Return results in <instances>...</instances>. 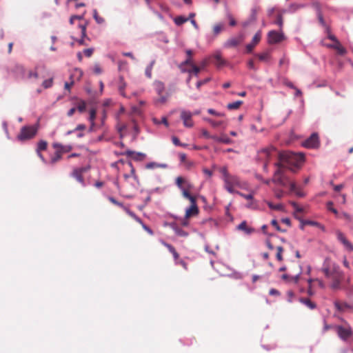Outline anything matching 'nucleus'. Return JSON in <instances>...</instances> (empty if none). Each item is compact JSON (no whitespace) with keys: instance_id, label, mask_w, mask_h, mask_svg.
<instances>
[{"instance_id":"f257e3e1","label":"nucleus","mask_w":353,"mask_h":353,"mask_svg":"<svg viewBox=\"0 0 353 353\" xmlns=\"http://www.w3.org/2000/svg\"><path fill=\"white\" fill-rule=\"evenodd\" d=\"M304 161V156L301 154L287 153L279 155V161L274 165L277 170L274 172L272 182L276 185L285 188H290V183H294L290 179L288 171L295 173Z\"/></svg>"},{"instance_id":"f03ea898","label":"nucleus","mask_w":353,"mask_h":353,"mask_svg":"<svg viewBox=\"0 0 353 353\" xmlns=\"http://www.w3.org/2000/svg\"><path fill=\"white\" fill-rule=\"evenodd\" d=\"M321 270L325 276L330 280V287L332 290L336 291L341 288L344 274L337 264H324Z\"/></svg>"},{"instance_id":"7ed1b4c3","label":"nucleus","mask_w":353,"mask_h":353,"mask_svg":"<svg viewBox=\"0 0 353 353\" xmlns=\"http://www.w3.org/2000/svg\"><path fill=\"white\" fill-rule=\"evenodd\" d=\"M334 328L339 339L343 341H348L353 336V330L346 321L341 325H335Z\"/></svg>"},{"instance_id":"20e7f679","label":"nucleus","mask_w":353,"mask_h":353,"mask_svg":"<svg viewBox=\"0 0 353 353\" xmlns=\"http://www.w3.org/2000/svg\"><path fill=\"white\" fill-rule=\"evenodd\" d=\"M176 185L181 190L182 195L184 198L188 200L196 198L190 193V190L193 188V185L182 176H178L176 179Z\"/></svg>"},{"instance_id":"39448f33","label":"nucleus","mask_w":353,"mask_h":353,"mask_svg":"<svg viewBox=\"0 0 353 353\" xmlns=\"http://www.w3.org/2000/svg\"><path fill=\"white\" fill-rule=\"evenodd\" d=\"M288 152H279L276 149L272 146H270L261 150L258 152L259 159L264 162H269L274 157H278L282 154H287Z\"/></svg>"},{"instance_id":"423d86ee","label":"nucleus","mask_w":353,"mask_h":353,"mask_svg":"<svg viewBox=\"0 0 353 353\" xmlns=\"http://www.w3.org/2000/svg\"><path fill=\"white\" fill-rule=\"evenodd\" d=\"M37 132V128L34 125H26L21 128L17 139L21 141L32 139Z\"/></svg>"},{"instance_id":"0eeeda50","label":"nucleus","mask_w":353,"mask_h":353,"mask_svg":"<svg viewBox=\"0 0 353 353\" xmlns=\"http://www.w3.org/2000/svg\"><path fill=\"white\" fill-rule=\"evenodd\" d=\"M223 181L225 188L228 192L232 194L236 193V192L234 190V188L241 187V183L239 178L235 175H230L228 177L225 178Z\"/></svg>"},{"instance_id":"6e6552de","label":"nucleus","mask_w":353,"mask_h":353,"mask_svg":"<svg viewBox=\"0 0 353 353\" xmlns=\"http://www.w3.org/2000/svg\"><path fill=\"white\" fill-rule=\"evenodd\" d=\"M154 87L156 92L157 93L159 97L156 100V102L159 104H164L168 101L169 97L168 93H164L165 91V85L164 83L159 81H156L154 83Z\"/></svg>"},{"instance_id":"1a4fd4ad","label":"nucleus","mask_w":353,"mask_h":353,"mask_svg":"<svg viewBox=\"0 0 353 353\" xmlns=\"http://www.w3.org/2000/svg\"><path fill=\"white\" fill-rule=\"evenodd\" d=\"M335 234L337 240L343 245L345 250H346L348 252H352L353 244L348 240L345 234H343L340 230H336L335 232Z\"/></svg>"},{"instance_id":"9d476101","label":"nucleus","mask_w":353,"mask_h":353,"mask_svg":"<svg viewBox=\"0 0 353 353\" xmlns=\"http://www.w3.org/2000/svg\"><path fill=\"white\" fill-rule=\"evenodd\" d=\"M302 145L307 148H319L320 146L319 134L316 132L312 133L303 142Z\"/></svg>"},{"instance_id":"9b49d317","label":"nucleus","mask_w":353,"mask_h":353,"mask_svg":"<svg viewBox=\"0 0 353 353\" xmlns=\"http://www.w3.org/2000/svg\"><path fill=\"white\" fill-rule=\"evenodd\" d=\"M285 38V35L281 30H271L268 34V41L270 44L280 43L283 41Z\"/></svg>"},{"instance_id":"f8f14e48","label":"nucleus","mask_w":353,"mask_h":353,"mask_svg":"<svg viewBox=\"0 0 353 353\" xmlns=\"http://www.w3.org/2000/svg\"><path fill=\"white\" fill-rule=\"evenodd\" d=\"M208 63L217 65V66H223L227 63L226 60L222 57L220 52L217 51L209 57Z\"/></svg>"},{"instance_id":"ddd939ff","label":"nucleus","mask_w":353,"mask_h":353,"mask_svg":"<svg viewBox=\"0 0 353 353\" xmlns=\"http://www.w3.org/2000/svg\"><path fill=\"white\" fill-rule=\"evenodd\" d=\"M322 44L327 48L334 49L340 55H343L346 53L345 48L341 45L339 41H336L332 43H325L324 41H322Z\"/></svg>"},{"instance_id":"4468645a","label":"nucleus","mask_w":353,"mask_h":353,"mask_svg":"<svg viewBox=\"0 0 353 353\" xmlns=\"http://www.w3.org/2000/svg\"><path fill=\"white\" fill-rule=\"evenodd\" d=\"M191 203V205L185 211V218L188 219L191 216H196L199 214V208L196 205V198H193L192 200H189Z\"/></svg>"},{"instance_id":"2eb2a0df","label":"nucleus","mask_w":353,"mask_h":353,"mask_svg":"<svg viewBox=\"0 0 353 353\" xmlns=\"http://www.w3.org/2000/svg\"><path fill=\"white\" fill-rule=\"evenodd\" d=\"M193 114L190 111L182 110L181 112V119L183 121L184 126L187 128H191L193 126L194 123L192 120V117Z\"/></svg>"},{"instance_id":"dca6fc26","label":"nucleus","mask_w":353,"mask_h":353,"mask_svg":"<svg viewBox=\"0 0 353 353\" xmlns=\"http://www.w3.org/2000/svg\"><path fill=\"white\" fill-rule=\"evenodd\" d=\"M295 216L301 222L300 228H301V230H303L304 226L306 225H312V226H316V227H318V228H321L322 230H324V227L321 223H319V222L314 221H310V220H303V219H301L299 218L296 214H295Z\"/></svg>"},{"instance_id":"f3484780","label":"nucleus","mask_w":353,"mask_h":353,"mask_svg":"<svg viewBox=\"0 0 353 353\" xmlns=\"http://www.w3.org/2000/svg\"><path fill=\"white\" fill-rule=\"evenodd\" d=\"M243 39L241 37L239 38H231L228 39L224 44L225 48H234L237 46L241 41Z\"/></svg>"},{"instance_id":"a211bd4d","label":"nucleus","mask_w":353,"mask_h":353,"mask_svg":"<svg viewBox=\"0 0 353 353\" xmlns=\"http://www.w3.org/2000/svg\"><path fill=\"white\" fill-rule=\"evenodd\" d=\"M83 75V72L79 68H74L70 73V79L72 80H80Z\"/></svg>"},{"instance_id":"6ab92c4d","label":"nucleus","mask_w":353,"mask_h":353,"mask_svg":"<svg viewBox=\"0 0 353 353\" xmlns=\"http://www.w3.org/2000/svg\"><path fill=\"white\" fill-rule=\"evenodd\" d=\"M237 229L239 230L243 231L247 234H250L254 232V229L248 226L245 221H242L238 226Z\"/></svg>"},{"instance_id":"aec40b11","label":"nucleus","mask_w":353,"mask_h":353,"mask_svg":"<svg viewBox=\"0 0 353 353\" xmlns=\"http://www.w3.org/2000/svg\"><path fill=\"white\" fill-rule=\"evenodd\" d=\"M299 301L310 310H314L316 307V304L308 298H301Z\"/></svg>"},{"instance_id":"412c9836","label":"nucleus","mask_w":353,"mask_h":353,"mask_svg":"<svg viewBox=\"0 0 353 353\" xmlns=\"http://www.w3.org/2000/svg\"><path fill=\"white\" fill-rule=\"evenodd\" d=\"M72 175L82 185H85L83 174L81 172V170H77L76 168L74 169Z\"/></svg>"},{"instance_id":"4be33fe9","label":"nucleus","mask_w":353,"mask_h":353,"mask_svg":"<svg viewBox=\"0 0 353 353\" xmlns=\"http://www.w3.org/2000/svg\"><path fill=\"white\" fill-rule=\"evenodd\" d=\"M186 53H187L188 57L185 59V60H184L181 63L180 66H185L186 65H189L188 66H196L191 62V55L192 53V50H187Z\"/></svg>"},{"instance_id":"5701e85b","label":"nucleus","mask_w":353,"mask_h":353,"mask_svg":"<svg viewBox=\"0 0 353 353\" xmlns=\"http://www.w3.org/2000/svg\"><path fill=\"white\" fill-rule=\"evenodd\" d=\"M290 191L291 192L295 193L296 195L299 196V197H303L304 196V194L302 192V191L301 190H299L296 187V185L295 182L294 183H290Z\"/></svg>"},{"instance_id":"b1692460","label":"nucleus","mask_w":353,"mask_h":353,"mask_svg":"<svg viewBox=\"0 0 353 353\" xmlns=\"http://www.w3.org/2000/svg\"><path fill=\"white\" fill-rule=\"evenodd\" d=\"M201 68H190V70H187V72H188V73L190 74V77L188 79V81H190V77L192 76H193V75L196 76L200 72ZM182 72H186V70L185 68H183Z\"/></svg>"},{"instance_id":"393cba45","label":"nucleus","mask_w":353,"mask_h":353,"mask_svg":"<svg viewBox=\"0 0 353 353\" xmlns=\"http://www.w3.org/2000/svg\"><path fill=\"white\" fill-rule=\"evenodd\" d=\"M204 120L209 123L213 128H218L224 124V121H216L210 118H204Z\"/></svg>"},{"instance_id":"a878e982","label":"nucleus","mask_w":353,"mask_h":353,"mask_svg":"<svg viewBox=\"0 0 353 353\" xmlns=\"http://www.w3.org/2000/svg\"><path fill=\"white\" fill-rule=\"evenodd\" d=\"M188 20L189 18L185 17L183 16H177L174 19V21L176 26H181Z\"/></svg>"},{"instance_id":"bb28decb","label":"nucleus","mask_w":353,"mask_h":353,"mask_svg":"<svg viewBox=\"0 0 353 353\" xmlns=\"http://www.w3.org/2000/svg\"><path fill=\"white\" fill-rule=\"evenodd\" d=\"M242 103V101H236L235 102L228 103L227 105V108L228 110H237L240 108Z\"/></svg>"},{"instance_id":"cd10ccee","label":"nucleus","mask_w":353,"mask_h":353,"mask_svg":"<svg viewBox=\"0 0 353 353\" xmlns=\"http://www.w3.org/2000/svg\"><path fill=\"white\" fill-rule=\"evenodd\" d=\"M62 157V152L61 150H57L54 153V155L52 157L50 162L51 163L54 164L59 161Z\"/></svg>"},{"instance_id":"c85d7f7f","label":"nucleus","mask_w":353,"mask_h":353,"mask_svg":"<svg viewBox=\"0 0 353 353\" xmlns=\"http://www.w3.org/2000/svg\"><path fill=\"white\" fill-rule=\"evenodd\" d=\"M93 18L96 21L98 24H102L105 22V19L98 15L97 10L94 9L93 11Z\"/></svg>"},{"instance_id":"c756f323","label":"nucleus","mask_w":353,"mask_h":353,"mask_svg":"<svg viewBox=\"0 0 353 353\" xmlns=\"http://www.w3.org/2000/svg\"><path fill=\"white\" fill-rule=\"evenodd\" d=\"M48 143L46 141H40L37 144V152H41L47 149Z\"/></svg>"},{"instance_id":"7c9ffc66","label":"nucleus","mask_w":353,"mask_h":353,"mask_svg":"<svg viewBox=\"0 0 353 353\" xmlns=\"http://www.w3.org/2000/svg\"><path fill=\"white\" fill-rule=\"evenodd\" d=\"M334 306L339 311H343L345 308L349 307L346 303H340L339 301H335Z\"/></svg>"},{"instance_id":"2f4dec72","label":"nucleus","mask_w":353,"mask_h":353,"mask_svg":"<svg viewBox=\"0 0 353 353\" xmlns=\"http://www.w3.org/2000/svg\"><path fill=\"white\" fill-rule=\"evenodd\" d=\"M174 230L176 234L179 236L186 237L188 236V233L187 232H185V230L179 227L174 228Z\"/></svg>"},{"instance_id":"473e14b6","label":"nucleus","mask_w":353,"mask_h":353,"mask_svg":"<svg viewBox=\"0 0 353 353\" xmlns=\"http://www.w3.org/2000/svg\"><path fill=\"white\" fill-rule=\"evenodd\" d=\"M267 204L269 206V208L272 210H283V206L281 203L274 205L272 202L268 201V202H267Z\"/></svg>"},{"instance_id":"72a5a7b5","label":"nucleus","mask_w":353,"mask_h":353,"mask_svg":"<svg viewBox=\"0 0 353 353\" xmlns=\"http://www.w3.org/2000/svg\"><path fill=\"white\" fill-rule=\"evenodd\" d=\"M261 38V31H258L252 37L251 43L254 44V46H256Z\"/></svg>"},{"instance_id":"f704fd0d","label":"nucleus","mask_w":353,"mask_h":353,"mask_svg":"<svg viewBox=\"0 0 353 353\" xmlns=\"http://www.w3.org/2000/svg\"><path fill=\"white\" fill-rule=\"evenodd\" d=\"M85 108H86V103L84 101H80L78 104H77V110L79 112H83L85 110Z\"/></svg>"},{"instance_id":"c9c22d12","label":"nucleus","mask_w":353,"mask_h":353,"mask_svg":"<svg viewBox=\"0 0 353 353\" xmlns=\"http://www.w3.org/2000/svg\"><path fill=\"white\" fill-rule=\"evenodd\" d=\"M108 200L114 205H117L120 208H122L123 210H124V208H125V205H123V204L118 201H117L114 197L112 196H109L108 197Z\"/></svg>"},{"instance_id":"e433bc0d","label":"nucleus","mask_w":353,"mask_h":353,"mask_svg":"<svg viewBox=\"0 0 353 353\" xmlns=\"http://www.w3.org/2000/svg\"><path fill=\"white\" fill-rule=\"evenodd\" d=\"M276 250H277L276 255V259L279 261H281L283 260L282 253L283 252V248L281 246H278L276 248Z\"/></svg>"},{"instance_id":"4c0bfd02","label":"nucleus","mask_w":353,"mask_h":353,"mask_svg":"<svg viewBox=\"0 0 353 353\" xmlns=\"http://www.w3.org/2000/svg\"><path fill=\"white\" fill-rule=\"evenodd\" d=\"M318 19H319V21L321 25L325 28V32H329V27L326 25V23L323 19V17L321 13H319Z\"/></svg>"},{"instance_id":"58836bf2","label":"nucleus","mask_w":353,"mask_h":353,"mask_svg":"<svg viewBox=\"0 0 353 353\" xmlns=\"http://www.w3.org/2000/svg\"><path fill=\"white\" fill-rule=\"evenodd\" d=\"M290 204L292 205L294 209L295 210V213H301L303 212V208L300 207L296 202L292 201Z\"/></svg>"},{"instance_id":"ea45409f","label":"nucleus","mask_w":353,"mask_h":353,"mask_svg":"<svg viewBox=\"0 0 353 353\" xmlns=\"http://www.w3.org/2000/svg\"><path fill=\"white\" fill-rule=\"evenodd\" d=\"M236 194H239V196H241V197L244 198L246 200H248V201L253 200V194H243L239 191H236Z\"/></svg>"},{"instance_id":"a19ab883","label":"nucleus","mask_w":353,"mask_h":353,"mask_svg":"<svg viewBox=\"0 0 353 353\" xmlns=\"http://www.w3.org/2000/svg\"><path fill=\"white\" fill-rule=\"evenodd\" d=\"M52 84H53L52 78L45 80L42 83L43 88L46 89L52 87Z\"/></svg>"},{"instance_id":"79ce46f5","label":"nucleus","mask_w":353,"mask_h":353,"mask_svg":"<svg viewBox=\"0 0 353 353\" xmlns=\"http://www.w3.org/2000/svg\"><path fill=\"white\" fill-rule=\"evenodd\" d=\"M220 172L223 175V180L231 175L228 171L227 167L224 166L220 168Z\"/></svg>"},{"instance_id":"37998d69","label":"nucleus","mask_w":353,"mask_h":353,"mask_svg":"<svg viewBox=\"0 0 353 353\" xmlns=\"http://www.w3.org/2000/svg\"><path fill=\"white\" fill-rule=\"evenodd\" d=\"M161 243L168 248V250L173 254L175 252H176V249L171 244H169L163 241H161Z\"/></svg>"},{"instance_id":"c03bdc74","label":"nucleus","mask_w":353,"mask_h":353,"mask_svg":"<svg viewBox=\"0 0 353 353\" xmlns=\"http://www.w3.org/2000/svg\"><path fill=\"white\" fill-rule=\"evenodd\" d=\"M271 224H272V226H274L275 228V229L277 231L281 232H286V230H283V229H281L280 228V226L279 225V223L276 221V220H275V219L272 220Z\"/></svg>"},{"instance_id":"a18cd8bd","label":"nucleus","mask_w":353,"mask_h":353,"mask_svg":"<svg viewBox=\"0 0 353 353\" xmlns=\"http://www.w3.org/2000/svg\"><path fill=\"white\" fill-rule=\"evenodd\" d=\"M259 59L263 61L264 63H267L268 62V59L270 58V55L268 53H264L259 56Z\"/></svg>"},{"instance_id":"49530a36","label":"nucleus","mask_w":353,"mask_h":353,"mask_svg":"<svg viewBox=\"0 0 353 353\" xmlns=\"http://www.w3.org/2000/svg\"><path fill=\"white\" fill-rule=\"evenodd\" d=\"M97 115V111L95 109L92 108L90 110V116H89V121L90 122L94 121V119L96 118Z\"/></svg>"},{"instance_id":"de8ad7c7","label":"nucleus","mask_w":353,"mask_h":353,"mask_svg":"<svg viewBox=\"0 0 353 353\" xmlns=\"http://www.w3.org/2000/svg\"><path fill=\"white\" fill-rule=\"evenodd\" d=\"M305 6V4H292L290 6V10H292V12H296V10L303 8Z\"/></svg>"},{"instance_id":"09e8293b","label":"nucleus","mask_w":353,"mask_h":353,"mask_svg":"<svg viewBox=\"0 0 353 353\" xmlns=\"http://www.w3.org/2000/svg\"><path fill=\"white\" fill-rule=\"evenodd\" d=\"M274 196L277 199H281L284 196V192L282 190L275 189L274 190Z\"/></svg>"},{"instance_id":"8fccbe9b","label":"nucleus","mask_w":353,"mask_h":353,"mask_svg":"<svg viewBox=\"0 0 353 353\" xmlns=\"http://www.w3.org/2000/svg\"><path fill=\"white\" fill-rule=\"evenodd\" d=\"M299 279H300L299 274H297V275L293 276H290V279L288 281V283H293L296 284L299 282Z\"/></svg>"},{"instance_id":"3c124183","label":"nucleus","mask_w":353,"mask_h":353,"mask_svg":"<svg viewBox=\"0 0 353 353\" xmlns=\"http://www.w3.org/2000/svg\"><path fill=\"white\" fill-rule=\"evenodd\" d=\"M208 112L209 114H212V115H215L216 117H224L225 116L224 113L218 112L215 111L214 109H212V108L208 109Z\"/></svg>"},{"instance_id":"603ef678","label":"nucleus","mask_w":353,"mask_h":353,"mask_svg":"<svg viewBox=\"0 0 353 353\" xmlns=\"http://www.w3.org/2000/svg\"><path fill=\"white\" fill-rule=\"evenodd\" d=\"M256 19V10L255 8H253L252 10V12H251V14H250L248 20H250L251 22H253Z\"/></svg>"},{"instance_id":"864d4df0","label":"nucleus","mask_w":353,"mask_h":353,"mask_svg":"<svg viewBox=\"0 0 353 353\" xmlns=\"http://www.w3.org/2000/svg\"><path fill=\"white\" fill-rule=\"evenodd\" d=\"M279 64L281 65H289L290 64V60L288 57L285 56H283L282 58L279 60Z\"/></svg>"},{"instance_id":"5fc2aeb1","label":"nucleus","mask_w":353,"mask_h":353,"mask_svg":"<svg viewBox=\"0 0 353 353\" xmlns=\"http://www.w3.org/2000/svg\"><path fill=\"white\" fill-rule=\"evenodd\" d=\"M83 17H84V14H81V15H73L70 17V23L71 24H73L74 23V20H77V19H83Z\"/></svg>"},{"instance_id":"6e6d98bb","label":"nucleus","mask_w":353,"mask_h":353,"mask_svg":"<svg viewBox=\"0 0 353 353\" xmlns=\"http://www.w3.org/2000/svg\"><path fill=\"white\" fill-rule=\"evenodd\" d=\"M333 205V203L331 202V201H329L327 203V209L328 210L332 212L333 213H334L335 214H336L338 213L336 209L332 207Z\"/></svg>"},{"instance_id":"4d7b16f0","label":"nucleus","mask_w":353,"mask_h":353,"mask_svg":"<svg viewBox=\"0 0 353 353\" xmlns=\"http://www.w3.org/2000/svg\"><path fill=\"white\" fill-rule=\"evenodd\" d=\"M70 80H71L70 82H65V85H64L65 89L67 90L69 92H70L71 87L74 83V80H72V79H70Z\"/></svg>"},{"instance_id":"13d9d810","label":"nucleus","mask_w":353,"mask_h":353,"mask_svg":"<svg viewBox=\"0 0 353 353\" xmlns=\"http://www.w3.org/2000/svg\"><path fill=\"white\" fill-rule=\"evenodd\" d=\"M183 165L187 168V169H190L192 168H193L194 166V163L192 161H190V160H187L184 163H183Z\"/></svg>"},{"instance_id":"bf43d9fd","label":"nucleus","mask_w":353,"mask_h":353,"mask_svg":"<svg viewBox=\"0 0 353 353\" xmlns=\"http://www.w3.org/2000/svg\"><path fill=\"white\" fill-rule=\"evenodd\" d=\"M326 33L327 34V39L331 40L332 42L336 41H339V39L334 34H332L330 32V28H329V32H326Z\"/></svg>"},{"instance_id":"052dcab7","label":"nucleus","mask_w":353,"mask_h":353,"mask_svg":"<svg viewBox=\"0 0 353 353\" xmlns=\"http://www.w3.org/2000/svg\"><path fill=\"white\" fill-rule=\"evenodd\" d=\"M202 171L208 178H210L213 174V172L206 168H203Z\"/></svg>"},{"instance_id":"680f3d73","label":"nucleus","mask_w":353,"mask_h":353,"mask_svg":"<svg viewBox=\"0 0 353 353\" xmlns=\"http://www.w3.org/2000/svg\"><path fill=\"white\" fill-rule=\"evenodd\" d=\"M288 296V302L291 303L293 301V299L294 297V293L292 290H289L287 292Z\"/></svg>"},{"instance_id":"e2e57ef3","label":"nucleus","mask_w":353,"mask_h":353,"mask_svg":"<svg viewBox=\"0 0 353 353\" xmlns=\"http://www.w3.org/2000/svg\"><path fill=\"white\" fill-rule=\"evenodd\" d=\"M52 146L54 148H55L57 150H61L62 152V150L65 148V146L61 145L59 143H54L52 144Z\"/></svg>"},{"instance_id":"0e129e2a","label":"nucleus","mask_w":353,"mask_h":353,"mask_svg":"<svg viewBox=\"0 0 353 353\" xmlns=\"http://www.w3.org/2000/svg\"><path fill=\"white\" fill-rule=\"evenodd\" d=\"M283 83L285 85H286V86H288V88H292V89L295 88V86L294 85V84H293L291 81H288V79H284V80L283 81Z\"/></svg>"},{"instance_id":"69168bd1","label":"nucleus","mask_w":353,"mask_h":353,"mask_svg":"<svg viewBox=\"0 0 353 353\" xmlns=\"http://www.w3.org/2000/svg\"><path fill=\"white\" fill-rule=\"evenodd\" d=\"M123 210L132 219H134L137 216V215L127 207L124 208Z\"/></svg>"},{"instance_id":"338daca9","label":"nucleus","mask_w":353,"mask_h":353,"mask_svg":"<svg viewBox=\"0 0 353 353\" xmlns=\"http://www.w3.org/2000/svg\"><path fill=\"white\" fill-rule=\"evenodd\" d=\"M314 281L321 288L323 289L325 288V285L322 280L319 279H315Z\"/></svg>"},{"instance_id":"774afa93","label":"nucleus","mask_w":353,"mask_h":353,"mask_svg":"<svg viewBox=\"0 0 353 353\" xmlns=\"http://www.w3.org/2000/svg\"><path fill=\"white\" fill-rule=\"evenodd\" d=\"M281 28H282L283 26V18H282V16L281 14H279L277 16V19H276V21L275 22Z\"/></svg>"}]
</instances>
